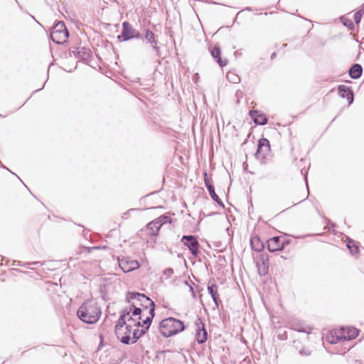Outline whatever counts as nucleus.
Instances as JSON below:
<instances>
[{
    "mask_svg": "<svg viewBox=\"0 0 364 364\" xmlns=\"http://www.w3.org/2000/svg\"><path fill=\"white\" fill-rule=\"evenodd\" d=\"M102 314L99 305L93 301H87L79 307L77 311V317L84 323H95Z\"/></svg>",
    "mask_w": 364,
    "mask_h": 364,
    "instance_id": "1",
    "label": "nucleus"
},
{
    "mask_svg": "<svg viewBox=\"0 0 364 364\" xmlns=\"http://www.w3.org/2000/svg\"><path fill=\"white\" fill-rule=\"evenodd\" d=\"M184 329V323L181 321L172 317L162 320L159 326L160 332L165 337L175 335Z\"/></svg>",
    "mask_w": 364,
    "mask_h": 364,
    "instance_id": "2",
    "label": "nucleus"
},
{
    "mask_svg": "<svg viewBox=\"0 0 364 364\" xmlns=\"http://www.w3.org/2000/svg\"><path fill=\"white\" fill-rule=\"evenodd\" d=\"M133 299L136 300L139 302V304H136L141 306L144 309L146 310L149 309V310H153V311H154V302L144 294L138 292H127L126 296L127 302L131 303V301Z\"/></svg>",
    "mask_w": 364,
    "mask_h": 364,
    "instance_id": "3",
    "label": "nucleus"
},
{
    "mask_svg": "<svg viewBox=\"0 0 364 364\" xmlns=\"http://www.w3.org/2000/svg\"><path fill=\"white\" fill-rule=\"evenodd\" d=\"M69 36V33L63 21H58L52 28L50 38L57 44H63Z\"/></svg>",
    "mask_w": 364,
    "mask_h": 364,
    "instance_id": "4",
    "label": "nucleus"
},
{
    "mask_svg": "<svg viewBox=\"0 0 364 364\" xmlns=\"http://www.w3.org/2000/svg\"><path fill=\"white\" fill-rule=\"evenodd\" d=\"M119 39L123 41H127L131 39H142L141 33L135 29L129 22L124 21L122 23V31L120 36H118Z\"/></svg>",
    "mask_w": 364,
    "mask_h": 364,
    "instance_id": "5",
    "label": "nucleus"
},
{
    "mask_svg": "<svg viewBox=\"0 0 364 364\" xmlns=\"http://www.w3.org/2000/svg\"><path fill=\"white\" fill-rule=\"evenodd\" d=\"M181 242L186 246L193 255L197 256L198 254L199 243L197 237L194 235H183Z\"/></svg>",
    "mask_w": 364,
    "mask_h": 364,
    "instance_id": "6",
    "label": "nucleus"
},
{
    "mask_svg": "<svg viewBox=\"0 0 364 364\" xmlns=\"http://www.w3.org/2000/svg\"><path fill=\"white\" fill-rule=\"evenodd\" d=\"M196 326V339L200 344L205 343L207 340V331L201 318L198 317L195 321Z\"/></svg>",
    "mask_w": 364,
    "mask_h": 364,
    "instance_id": "7",
    "label": "nucleus"
},
{
    "mask_svg": "<svg viewBox=\"0 0 364 364\" xmlns=\"http://www.w3.org/2000/svg\"><path fill=\"white\" fill-rule=\"evenodd\" d=\"M269 151V141L264 138L259 139L258 142L257 149L255 153L256 158L262 160L265 158V156Z\"/></svg>",
    "mask_w": 364,
    "mask_h": 364,
    "instance_id": "8",
    "label": "nucleus"
},
{
    "mask_svg": "<svg viewBox=\"0 0 364 364\" xmlns=\"http://www.w3.org/2000/svg\"><path fill=\"white\" fill-rule=\"evenodd\" d=\"M289 244L287 240H281L280 237H273L267 241V248L269 252L279 251L284 249V245Z\"/></svg>",
    "mask_w": 364,
    "mask_h": 364,
    "instance_id": "9",
    "label": "nucleus"
},
{
    "mask_svg": "<svg viewBox=\"0 0 364 364\" xmlns=\"http://www.w3.org/2000/svg\"><path fill=\"white\" fill-rule=\"evenodd\" d=\"M119 266L124 272H129L139 267L136 260L129 259L127 257L118 259Z\"/></svg>",
    "mask_w": 364,
    "mask_h": 364,
    "instance_id": "10",
    "label": "nucleus"
},
{
    "mask_svg": "<svg viewBox=\"0 0 364 364\" xmlns=\"http://www.w3.org/2000/svg\"><path fill=\"white\" fill-rule=\"evenodd\" d=\"M131 311V308H125L120 311V316L114 327L116 334H121V330H124L123 327L127 325V318L130 316Z\"/></svg>",
    "mask_w": 364,
    "mask_h": 364,
    "instance_id": "11",
    "label": "nucleus"
},
{
    "mask_svg": "<svg viewBox=\"0 0 364 364\" xmlns=\"http://www.w3.org/2000/svg\"><path fill=\"white\" fill-rule=\"evenodd\" d=\"M204 182H205V186H206V188H207V189H208V192L210 193V196L211 198L214 201H215L219 205H220L223 208H224L223 203L220 199L218 196L215 193V188H214L213 185L211 183L210 178L208 177V175H207L206 172L204 173Z\"/></svg>",
    "mask_w": 364,
    "mask_h": 364,
    "instance_id": "12",
    "label": "nucleus"
},
{
    "mask_svg": "<svg viewBox=\"0 0 364 364\" xmlns=\"http://www.w3.org/2000/svg\"><path fill=\"white\" fill-rule=\"evenodd\" d=\"M121 330V334H116L117 338L124 344L129 345L131 342L130 334L132 331V326L127 324Z\"/></svg>",
    "mask_w": 364,
    "mask_h": 364,
    "instance_id": "13",
    "label": "nucleus"
},
{
    "mask_svg": "<svg viewBox=\"0 0 364 364\" xmlns=\"http://www.w3.org/2000/svg\"><path fill=\"white\" fill-rule=\"evenodd\" d=\"M73 55L82 61H88L91 55V50L85 47H77L73 50Z\"/></svg>",
    "mask_w": 364,
    "mask_h": 364,
    "instance_id": "14",
    "label": "nucleus"
},
{
    "mask_svg": "<svg viewBox=\"0 0 364 364\" xmlns=\"http://www.w3.org/2000/svg\"><path fill=\"white\" fill-rule=\"evenodd\" d=\"M339 95L343 98H346L348 101V104L350 105L353 102V92L350 87H348L344 85H341L338 87Z\"/></svg>",
    "mask_w": 364,
    "mask_h": 364,
    "instance_id": "15",
    "label": "nucleus"
},
{
    "mask_svg": "<svg viewBox=\"0 0 364 364\" xmlns=\"http://www.w3.org/2000/svg\"><path fill=\"white\" fill-rule=\"evenodd\" d=\"M341 337L344 340H351L356 338L358 335V330L355 328H341ZM340 336H338L336 340H338Z\"/></svg>",
    "mask_w": 364,
    "mask_h": 364,
    "instance_id": "16",
    "label": "nucleus"
},
{
    "mask_svg": "<svg viewBox=\"0 0 364 364\" xmlns=\"http://www.w3.org/2000/svg\"><path fill=\"white\" fill-rule=\"evenodd\" d=\"M250 116L256 124L264 125L267 123L266 115L258 110H250Z\"/></svg>",
    "mask_w": 364,
    "mask_h": 364,
    "instance_id": "17",
    "label": "nucleus"
},
{
    "mask_svg": "<svg viewBox=\"0 0 364 364\" xmlns=\"http://www.w3.org/2000/svg\"><path fill=\"white\" fill-rule=\"evenodd\" d=\"M348 73L352 79L356 80L361 77L363 73V67L358 63L353 65L349 70Z\"/></svg>",
    "mask_w": 364,
    "mask_h": 364,
    "instance_id": "18",
    "label": "nucleus"
},
{
    "mask_svg": "<svg viewBox=\"0 0 364 364\" xmlns=\"http://www.w3.org/2000/svg\"><path fill=\"white\" fill-rule=\"evenodd\" d=\"M144 38L151 45V47L156 52L159 51V47L157 46V41L155 39L154 33L149 29L145 32Z\"/></svg>",
    "mask_w": 364,
    "mask_h": 364,
    "instance_id": "19",
    "label": "nucleus"
},
{
    "mask_svg": "<svg viewBox=\"0 0 364 364\" xmlns=\"http://www.w3.org/2000/svg\"><path fill=\"white\" fill-rule=\"evenodd\" d=\"M218 287L215 284L208 286V293L210 294V296L217 307L219 306V304L220 303V300L219 299V295L218 294Z\"/></svg>",
    "mask_w": 364,
    "mask_h": 364,
    "instance_id": "20",
    "label": "nucleus"
},
{
    "mask_svg": "<svg viewBox=\"0 0 364 364\" xmlns=\"http://www.w3.org/2000/svg\"><path fill=\"white\" fill-rule=\"evenodd\" d=\"M160 228V225L154 220L146 225L145 230L148 231V235L151 236H156Z\"/></svg>",
    "mask_w": 364,
    "mask_h": 364,
    "instance_id": "21",
    "label": "nucleus"
},
{
    "mask_svg": "<svg viewBox=\"0 0 364 364\" xmlns=\"http://www.w3.org/2000/svg\"><path fill=\"white\" fill-rule=\"evenodd\" d=\"M220 49L218 46H215L211 50V55L214 59L216 60L217 63L220 65V67H224L227 65V60H223L220 57Z\"/></svg>",
    "mask_w": 364,
    "mask_h": 364,
    "instance_id": "22",
    "label": "nucleus"
},
{
    "mask_svg": "<svg viewBox=\"0 0 364 364\" xmlns=\"http://www.w3.org/2000/svg\"><path fill=\"white\" fill-rule=\"evenodd\" d=\"M261 260L262 262L257 264L258 272L261 276H264L269 271L268 258L267 257L262 256Z\"/></svg>",
    "mask_w": 364,
    "mask_h": 364,
    "instance_id": "23",
    "label": "nucleus"
},
{
    "mask_svg": "<svg viewBox=\"0 0 364 364\" xmlns=\"http://www.w3.org/2000/svg\"><path fill=\"white\" fill-rule=\"evenodd\" d=\"M250 244L252 248L256 252H261L264 249V245L259 237H255L251 239Z\"/></svg>",
    "mask_w": 364,
    "mask_h": 364,
    "instance_id": "24",
    "label": "nucleus"
},
{
    "mask_svg": "<svg viewBox=\"0 0 364 364\" xmlns=\"http://www.w3.org/2000/svg\"><path fill=\"white\" fill-rule=\"evenodd\" d=\"M129 308L132 309V315L133 316H138V320H141V314L142 312V309H141V307L137 306L136 304L132 303Z\"/></svg>",
    "mask_w": 364,
    "mask_h": 364,
    "instance_id": "25",
    "label": "nucleus"
},
{
    "mask_svg": "<svg viewBox=\"0 0 364 364\" xmlns=\"http://www.w3.org/2000/svg\"><path fill=\"white\" fill-rule=\"evenodd\" d=\"M149 316H147L142 322L141 327L146 326V329H149V326L152 322L153 318L154 316V311L153 310H149Z\"/></svg>",
    "mask_w": 364,
    "mask_h": 364,
    "instance_id": "26",
    "label": "nucleus"
},
{
    "mask_svg": "<svg viewBox=\"0 0 364 364\" xmlns=\"http://www.w3.org/2000/svg\"><path fill=\"white\" fill-rule=\"evenodd\" d=\"M155 220L156 221V223L159 225H160V228H161V226L164 224H166L167 223H171V218L170 217H168V216L165 215H161L158 218L155 219Z\"/></svg>",
    "mask_w": 364,
    "mask_h": 364,
    "instance_id": "27",
    "label": "nucleus"
},
{
    "mask_svg": "<svg viewBox=\"0 0 364 364\" xmlns=\"http://www.w3.org/2000/svg\"><path fill=\"white\" fill-rule=\"evenodd\" d=\"M347 247L349 249L351 254L354 255L358 252V247L355 245V241L349 240L348 242H347Z\"/></svg>",
    "mask_w": 364,
    "mask_h": 364,
    "instance_id": "28",
    "label": "nucleus"
},
{
    "mask_svg": "<svg viewBox=\"0 0 364 364\" xmlns=\"http://www.w3.org/2000/svg\"><path fill=\"white\" fill-rule=\"evenodd\" d=\"M142 336L140 333V331L139 328L134 329L132 333V338H131L130 343H135L141 338Z\"/></svg>",
    "mask_w": 364,
    "mask_h": 364,
    "instance_id": "29",
    "label": "nucleus"
},
{
    "mask_svg": "<svg viewBox=\"0 0 364 364\" xmlns=\"http://www.w3.org/2000/svg\"><path fill=\"white\" fill-rule=\"evenodd\" d=\"M227 78L233 83H237L240 81L239 76L232 73H227Z\"/></svg>",
    "mask_w": 364,
    "mask_h": 364,
    "instance_id": "30",
    "label": "nucleus"
},
{
    "mask_svg": "<svg viewBox=\"0 0 364 364\" xmlns=\"http://www.w3.org/2000/svg\"><path fill=\"white\" fill-rule=\"evenodd\" d=\"M343 24L348 27L350 30L354 29V24L350 19H346L344 18H342Z\"/></svg>",
    "mask_w": 364,
    "mask_h": 364,
    "instance_id": "31",
    "label": "nucleus"
},
{
    "mask_svg": "<svg viewBox=\"0 0 364 364\" xmlns=\"http://www.w3.org/2000/svg\"><path fill=\"white\" fill-rule=\"evenodd\" d=\"M362 17H363V11H358L355 12L354 14V16H353L355 23L356 24H358L360 22Z\"/></svg>",
    "mask_w": 364,
    "mask_h": 364,
    "instance_id": "32",
    "label": "nucleus"
},
{
    "mask_svg": "<svg viewBox=\"0 0 364 364\" xmlns=\"http://www.w3.org/2000/svg\"><path fill=\"white\" fill-rule=\"evenodd\" d=\"M173 274V269L172 268H166L164 270V274L167 277H171Z\"/></svg>",
    "mask_w": 364,
    "mask_h": 364,
    "instance_id": "33",
    "label": "nucleus"
},
{
    "mask_svg": "<svg viewBox=\"0 0 364 364\" xmlns=\"http://www.w3.org/2000/svg\"><path fill=\"white\" fill-rule=\"evenodd\" d=\"M299 353L301 355L307 356V355H311V350H309V349L304 348L299 350Z\"/></svg>",
    "mask_w": 364,
    "mask_h": 364,
    "instance_id": "34",
    "label": "nucleus"
},
{
    "mask_svg": "<svg viewBox=\"0 0 364 364\" xmlns=\"http://www.w3.org/2000/svg\"><path fill=\"white\" fill-rule=\"evenodd\" d=\"M147 330L148 329H146V326L141 327V328L139 329L141 335L144 336L146 333Z\"/></svg>",
    "mask_w": 364,
    "mask_h": 364,
    "instance_id": "35",
    "label": "nucleus"
},
{
    "mask_svg": "<svg viewBox=\"0 0 364 364\" xmlns=\"http://www.w3.org/2000/svg\"><path fill=\"white\" fill-rule=\"evenodd\" d=\"M132 313H130V316H128V317L127 318V321H134V318H132Z\"/></svg>",
    "mask_w": 364,
    "mask_h": 364,
    "instance_id": "36",
    "label": "nucleus"
},
{
    "mask_svg": "<svg viewBox=\"0 0 364 364\" xmlns=\"http://www.w3.org/2000/svg\"><path fill=\"white\" fill-rule=\"evenodd\" d=\"M310 330L309 329V331H307L306 328H301L300 329H298L299 331H301V332H304V333H310Z\"/></svg>",
    "mask_w": 364,
    "mask_h": 364,
    "instance_id": "37",
    "label": "nucleus"
},
{
    "mask_svg": "<svg viewBox=\"0 0 364 364\" xmlns=\"http://www.w3.org/2000/svg\"><path fill=\"white\" fill-rule=\"evenodd\" d=\"M190 291L192 292L193 297H196V294L192 286H189Z\"/></svg>",
    "mask_w": 364,
    "mask_h": 364,
    "instance_id": "38",
    "label": "nucleus"
},
{
    "mask_svg": "<svg viewBox=\"0 0 364 364\" xmlns=\"http://www.w3.org/2000/svg\"><path fill=\"white\" fill-rule=\"evenodd\" d=\"M135 326L137 327V328L141 326V325L142 323L139 321V320H138L136 323H134V324Z\"/></svg>",
    "mask_w": 364,
    "mask_h": 364,
    "instance_id": "39",
    "label": "nucleus"
},
{
    "mask_svg": "<svg viewBox=\"0 0 364 364\" xmlns=\"http://www.w3.org/2000/svg\"><path fill=\"white\" fill-rule=\"evenodd\" d=\"M276 57V53H273L271 55V59L273 60Z\"/></svg>",
    "mask_w": 364,
    "mask_h": 364,
    "instance_id": "40",
    "label": "nucleus"
},
{
    "mask_svg": "<svg viewBox=\"0 0 364 364\" xmlns=\"http://www.w3.org/2000/svg\"><path fill=\"white\" fill-rule=\"evenodd\" d=\"M299 203V202H296V203H294L291 206H294V205H296V204Z\"/></svg>",
    "mask_w": 364,
    "mask_h": 364,
    "instance_id": "41",
    "label": "nucleus"
},
{
    "mask_svg": "<svg viewBox=\"0 0 364 364\" xmlns=\"http://www.w3.org/2000/svg\"><path fill=\"white\" fill-rule=\"evenodd\" d=\"M330 342H331V343H336V341H335V340H333V339L332 341H330Z\"/></svg>",
    "mask_w": 364,
    "mask_h": 364,
    "instance_id": "42",
    "label": "nucleus"
}]
</instances>
